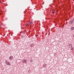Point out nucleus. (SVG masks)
Listing matches in <instances>:
<instances>
[{
    "label": "nucleus",
    "mask_w": 74,
    "mask_h": 74,
    "mask_svg": "<svg viewBox=\"0 0 74 74\" xmlns=\"http://www.w3.org/2000/svg\"><path fill=\"white\" fill-rule=\"evenodd\" d=\"M73 37H74V35H73Z\"/></svg>",
    "instance_id": "ddd939ff"
},
{
    "label": "nucleus",
    "mask_w": 74,
    "mask_h": 74,
    "mask_svg": "<svg viewBox=\"0 0 74 74\" xmlns=\"http://www.w3.org/2000/svg\"><path fill=\"white\" fill-rule=\"evenodd\" d=\"M7 62H8V61H6L5 63L6 64H7Z\"/></svg>",
    "instance_id": "1a4fd4ad"
},
{
    "label": "nucleus",
    "mask_w": 74,
    "mask_h": 74,
    "mask_svg": "<svg viewBox=\"0 0 74 74\" xmlns=\"http://www.w3.org/2000/svg\"><path fill=\"white\" fill-rule=\"evenodd\" d=\"M13 58V56H10L9 57V59L10 60H12Z\"/></svg>",
    "instance_id": "f257e3e1"
},
{
    "label": "nucleus",
    "mask_w": 74,
    "mask_h": 74,
    "mask_svg": "<svg viewBox=\"0 0 74 74\" xmlns=\"http://www.w3.org/2000/svg\"><path fill=\"white\" fill-rule=\"evenodd\" d=\"M69 48H71L72 47H73V46L71 44H69Z\"/></svg>",
    "instance_id": "f03ea898"
},
{
    "label": "nucleus",
    "mask_w": 74,
    "mask_h": 74,
    "mask_svg": "<svg viewBox=\"0 0 74 74\" xmlns=\"http://www.w3.org/2000/svg\"><path fill=\"white\" fill-rule=\"evenodd\" d=\"M23 34H25V33H26V32H23Z\"/></svg>",
    "instance_id": "9d476101"
},
{
    "label": "nucleus",
    "mask_w": 74,
    "mask_h": 74,
    "mask_svg": "<svg viewBox=\"0 0 74 74\" xmlns=\"http://www.w3.org/2000/svg\"><path fill=\"white\" fill-rule=\"evenodd\" d=\"M29 32H30V31H29Z\"/></svg>",
    "instance_id": "dca6fc26"
},
{
    "label": "nucleus",
    "mask_w": 74,
    "mask_h": 74,
    "mask_svg": "<svg viewBox=\"0 0 74 74\" xmlns=\"http://www.w3.org/2000/svg\"><path fill=\"white\" fill-rule=\"evenodd\" d=\"M74 21V19H73L72 20V21Z\"/></svg>",
    "instance_id": "f8f14e48"
},
{
    "label": "nucleus",
    "mask_w": 74,
    "mask_h": 74,
    "mask_svg": "<svg viewBox=\"0 0 74 74\" xmlns=\"http://www.w3.org/2000/svg\"><path fill=\"white\" fill-rule=\"evenodd\" d=\"M71 49H73V48H72Z\"/></svg>",
    "instance_id": "4468645a"
},
{
    "label": "nucleus",
    "mask_w": 74,
    "mask_h": 74,
    "mask_svg": "<svg viewBox=\"0 0 74 74\" xmlns=\"http://www.w3.org/2000/svg\"><path fill=\"white\" fill-rule=\"evenodd\" d=\"M69 24H70V25H71V22H70V21L69 22Z\"/></svg>",
    "instance_id": "6e6552de"
},
{
    "label": "nucleus",
    "mask_w": 74,
    "mask_h": 74,
    "mask_svg": "<svg viewBox=\"0 0 74 74\" xmlns=\"http://www.w3.org/2000/svg\"><path fill=\"white\" fill-rule=\"evenodd\" d=\"M71 22V24L72 25L74 23V21H72V20H71L70 21Z\"/></svg>",
    "instance_id": "20e7f679"
},
{
    "label": "nucleus",
    "mask_w": 74,
    "mask_h": 74,
    "mask_svg": "<svg viewBox=\"0 0 74 74\" xmlns=\"http://www.w3.org/2000/svg\"><path fill=\"white\" fill-rule=\"evenodd\" d=\"M54 11H53L52 12L53 14H54Z\"/></svg>",
    "instance_id": "9b49d317"
},
{
    "label": "nucleus",
    "mask_w": 74,
    "mask_h": 74,
    "mask_svg": "<svg viewBox=\"0 0 74 74\" xmlns=\"http://www.w3.org/2000/svg\"><path fill=\"white\" fill-rule=\"evenodd\" d=\"M7 65H9V66H11V65L10 64V63L8 62H7Z\"/></svg>",
    "instance_id": "423d86ee"
},
{
    "label": "nucleus",
    "mask_w": 74,
    "mask_h": 74,
    "mask_svg": "<svg viewBox=\"0 0 74 74\" xmlns=\"http://www.w3.org/2000/svg\"><path fill=\"white\" fill-rule=\"evenodd\" d=\"M30 46L31 47H34V44H31L30 45Z\"/></svg>",
    "instance_id": "39448f33"
},
{
    "label": "nucleus",
    "mask_w": 74,
    "mask_h": 74,
    "mask_svg": "<svg viewBox=\"0 0 74 74\" xmlns=\"http://www.w3.org/2000/svg\"><path fill=\"white\" fill-rule=\"evenodd\" d=\"M74 29V27H71V31H72V30H73Z\"/></svg>",
    "instance_id": "0eeeda50"
},
{
    "label": "nucleus",
    "mask_w": 74,
    "mask_h": 74,
    "mask_svg": "<svg viewBox=\"0 0 74 74\" xmlns=\"http://www.w3.org/2000/svg\"><path fill=\"white\" fill-rule=\"evenodd\" d=\"M23 63H26V62H27V61L26 60H24L23 61H22Z\"/></svg>",
    "instance_id": "7ed1b4c3"
},
{
    "label": "nucleus",
    "mask_w": 74,
    "mask_h": 74,
    "mask_svg": "<svg viewBox=\"0 0 74 74\" xmlns=\"http://www.w3.org/2000/svg\"><path fill=\"white\" fill-rule=\"evenodd\" d=\"M30 61L32 62V60H31Z\"/></svg>",
    "instance_id": "2eb2a0df"
}]
</instances>
